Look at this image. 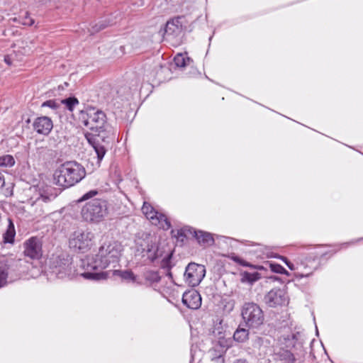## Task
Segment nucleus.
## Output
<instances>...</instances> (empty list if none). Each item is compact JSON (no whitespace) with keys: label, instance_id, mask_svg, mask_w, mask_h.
Here are the masks:
<instances>
[{"label":"nucleus","instance_id":"5701e85b","mask_svg":"<svg viewBox=\"0 0 363 363\" xmlns=\"http://www.w3.org/2000/svg\"><path fill=\"white\" fill-rule=\"evenodd\" d=\"M115 273H118L119 276L121 277L122 279L125 280L128 282H138L137 277L133 274L132 271H115Z\"/></svg>","mask_w":363,"mask_h":363},{"label":"nucleus","instance_id":"e433bc0d","mask_svg":"<svg viewBox=\"0 0 363 363\" xmlns=\"http://www.w3.org/2000/svg\"><path fill=\"white\" fill-rule=\"evenodd\" d=\"M291 336V340L296 342V340H298V337L301 336V334L299 333H296L295 334H292Z\"/></svg>","mask_w":363,"mask_h":363},{"label":"nucleus","instance_id":"b1692460","mask_svg":"<svg viewBox=\"0 0 363 363\" xmlns=\"http://www.w3.org/2000/svg\"><path fill=\"white\" fill-rule=\"evenodd\" d=\"M174 62L177 67H184L190 62V58L183 54L178 53L174 58Z\"/></svg>","mask_w":363,"mask_h":363},{"label":"nucleus","instance_id":"412c9836","mask_svg":"<svg viewBox=\"0 0 363 363\" xmlns=\"http://www.w3.org/2000/svg\"><path fill=\"white\" fill-rule=\"evenodd\" d=\"M144 279L150 284L152 285L159 282L161 279L159 273L156 271L148 270L143 274Z\"/></svg>","mask_w":363,"mask_h":363},{"label":"nucleus","instance_id":"79ce46f5","mask_svg":"<svg viewBox=\"0 0 363 363\" xmlns=\"http://www.w3.org/2000/svg\"><path fill=\"white\" fill-rule=\"evenodd\" d=\"M295 342H296L295 341H292V342L291 344H289V346H291V345L292 346H294Z\"/></svg>","mask_w":363,"mask_h":363},{"label":"nucleus","instance_id":"f8f14e48","mask_svg":"<svg viewBox=\"0 0 363 363\" xmlns=\"http://www.w3.org/2000/svg\"><path fill=\"white\" fill-rule=\"evenodd\" d=\"M264 301L268 306L276 307L288 303V297L284 289L274 288L264 296Z\"/></svg>","mask_w":363,"mask_h":363},{"label":"nucleus","instance_id":"bb28decb","mask_svg":"<svg viewBox=\"0 0 363 363\" xmlns=\"http://www.w3.org/2000/svg\"><path fill=\"white\" fill-rule=\"evenodd\" d=\"M7 276L6 266L0 262V287L3 286L6 283Z\"/></svg>","mask_w":363,"mask_h":363},{"label":"nucleus","instance_id":"6e6552de","mask_svg":"<svg viewBox=\"0 0 363 363\" xmlns=\"http://www.w3.org/2000/svg\"><path fill=\"white\" fill-rule=\"evenodd\" d=\"M142 211L152 225L158 226L164 230H167L171 228V222L167 216L157 211L154 206H142Z\"/></svg>","mask_w":363,"mask_h":363},{"label":"nucleus","instance_id":"0eeeda50","mask_svg":"<svg viewBox=\"0 0 363 363\" xmlns=\"http://www.w3.org/2000/svg\"><path fill=\"white\" fill-rule=\"evenodd\" d=\"M242 317L249 328H256L264 321V313L260 307L254 303H245L242 309Z\"/></svg>","mask_w":363,"mask_h":363},{"label":"nucleus","instance_id":"1a4fd4ad","mask_svg":"<svg viewBox=\"0 0 363 363\" xmlns=\"http://www.w3.org/2000/svg\"><path fill=\"white\" fill-rule=\"evenodd\" d=\"M206 274L205 267L194 262L189 263L186 267L184 279L191 286H198Z\"/></svg>","mask_w":363,"mask_h":363},{"label":"nucleus","instance_id":"aec40b11","mask_svg":"<svg viewBox=\"0 0 363 363\" xmlns=\"http://www.w3.org/2000/svg\"><path fill=\"white\" fill-rule=\"evenodd\" d=\"M9 225L6 232L3 235V242L13 245L15 241L16 230L14 224L11 218H9Z\"/></svg>","mask_w":363,"mask_h":363},{"label":"nucleus","instance_id":"4c0bfd02","mask_svg":"<svg viewBox=\"0 0 363 363\" xmlns=\"http://www.w3.org/2000/svg\"><path fill=\"white\" fill-rule=\"evenodd\" d=\"M4 61L5 62L9 65H11L12 64V62H11V57L10 56L7 55L4 57Z\"/></svg>","mask_w":363,"mask_h":363},{"label":"nucleus","instance_id":"a211bd4d","mask_svg":"<svg viewBox=\"0 0 363 363\" xmlns=\"http://www.w3.org/2000/svg\"><path fill=\"white\" fill-rule=\"evenodd\" d=\"M57 196L56 190L50 187L46 189L40 190L36 194V198L33 203H50L52 202Z\"/></svg>","mask_w":363,"mask_h":363},{"label":"nucleus","instance_id":"f03ea898","mask_svg":"<svg viewBox=\"0 0 363 363\" xmlns=\"http://www.w3.org/2000/svg\"><path fill=\"white\" fill-rule=\"evenodd\" d=\"M78 120L92 131L85 133V138L94 149L99 164L106 152L105 143H108L106 139L113 135L112 128L106 122V116L102 111L90 106L79 111Z\"/></svg>","mask_w":363,"mask_h":363},{"label":"nucleus","instance_id":"393cba45","mask_svg":"<svg viewBox=\"0 0 363 363\" xmlns=\"http://www.w3.org/2000/svg\"><path fill=\"white\" fill-rule=\"evenodd\" d=\"M15 164V160L11 155H4L0 157V167H11Z\"/></svg>","mask_w":363,"mask_h":363},{"label":"nucleus","instance_id":"a18cd8bd","mask_svg":"<svg viewBox=\"0 0 363 363\" xmlns=\"http://www.w3.org/2000/svg\"><path fill=\"white\" fill-rule=\"evenodd\" d=\"M290 335L288 336L287 337V340H290V338H289Z\"/></svg>","mask_w":363,"mask_h":363},{"label":"nucleus","instance_id":"20e7f679","mask_svg":"<svg viewBox=\"0 0 363 363\" xmlns=\"http://www.w3.org/2000/svg\"><path fill=\"white\" fill-rule=\"evenodd\" d=\"M136 252L151 262L162 257V267L167 268L170 267L169 263L172 253L167 252L164 255V251L159 247L155 240H152L151 237H147L137 242Z\"/></svg>","mask_w":363,"mask_h":363},{"label":"nucleus","instance_id":"c9c22d12","mask_svg":"<svg viewBox=\"0 0 363 363\" xmlns=\"http://www.w3.org/2000/svg\"><path fill=\"white\" fill-rule=\"evenodd\" d=\"M5 184V178L4 174L0 172V188L3 187Z\"/></svg>","mask_w":363,"mask_h":363},{"label":"nucleus","instance_id":"c85d7f7f","mask_svg":"<svg viewBox=\"0 0 363 363\" xmlns=\"http://www.w3.org/2000/svg\"><path fill=\"white\" fill-rule=\"evenodd\" d=\"M99 194V191L95 189L91 190L86 194H84L81 198L78 199V202H83L88 199H90L96 196H97Z\"/></svg>","mask_w":363,"mask_h":363},{"label":"nucleus","instance_id":"7ed1b4c3","mask_svg":"<svg viewBox=\"0 0 363 363\" xmlns=\"http://www.w3.org/2000/svg\"><path fill=\"white\" fill-rule=\"evenodd\" d=\"M84 168L74 161L60 164L55 171V184L63 188H68L79 182L85 177Z\"/></svg>","mask_w":363,"mask_h":363},{"label":"nucleus","instance_id":"72a5a7b5","mask_svg":"<svg viewBox=\"0 0 363 363\" xmlns=\"http://www.w3.org/2000/svg\"><path fill=\"white\" fill-rule=\"evenodd\" d=\"M284 356L286 363H294L295 358L291 352L286 351L284 353Z\"/></svg>","mask_w":363,"mask_h":363},{"label":"nucleus","instance_id":"9b49d317","mask_svg":"<svg viewBox=\"0 0 363 363\" xmlns=\"http://www.w3.org/2000/svg\"><path fill=\"white\" fill-rule=\"evenodd\" d=\"M82 218L89 222L99 223L107 215L106 206H83Z\"/></svg>","mask_w":363,"mask_h":363},{"label":"nucleus","instance_id":"473e14b6","mask_svg":"<svg viewBox=\"0 0 363 363\" xmlns=\"http://www.w3.org/2000/svg\"><path fill=\"white\" fill-rule=\"evenodd\" d=\"M231 259L236 263L239 264L241 266L243 267H248L250 266L249 263L246 262L245 260L242 259L238 256H232Z\"/></svg>","mask_w":363,"mask_h":363},{"label":"nucleus","instance_id":"ea45409f","mask_svg":"<svg viewBox=\"0 0 363 363\" xmlns=\"http://www.w3.org/2000/svg\"><path fill=\"white\" fill-rule=\"evenodd\" d=\"M104 27H105V26H104V25H100V26H99L98 28H96L94 30H95V31H99V30H101V29L104 28Z\"/></svg>","mask_w":363,"mask_h":363},{"label":"nucleus","instance_id":"f3484780","mask_svg":"<svg viewBox=\"0 0 363 363\" xmlns=\"http://www.w3.org/2000/svg\"><path fill=\"white\" fill-rule=\"evenodd\" d=\"M178 20H172L167 22L164 32V38L166 40H171L174 37H177L180 35L182 31V28L178 25Z\"/></svg>","mask_w":363,"mask_h":363},{"label":"nucleus","instance_id":"a19ab883","mask_svg":"<svg viewBox=\"0 0 363 363\" xmlns=\"http://www.w3.org/2000/svg\"><path fill=\"white\" fill-rule=\"evenodd\" d=\"M216 359H221L222 362H224V358L221 355H219L218 357H216Z\"/></svg>","mask_w":363,"mask_h":363},{"label":"nucleus","instance_id":"cd10ccee","mask_svg":"<svg viewBox=\"0 0 363 363\" xmlns=\"http://www.w3.org/2000/svg\"><path fill=\"white\" fill-rule=\"evenodd\" d=\"M60 106V104L57 100H52V99L44 101L41 105L42 108L48 107V108H51L53 111L57 110Z\"/></svg>","mask_w":363,"mask_h":363},{"label":"nucleus","instance_id":"37998d69","mask_svg":"<svg viewBox=\"0 0 363 363\" xmlns=\"http://www.w3.org/2000/svg\"><path fill=\"white\" fill-rule=\"evenodd\" d=\"M143 204L146 205V204H148V203H147V201H143Z\"/></svg>","mask_w":363,"mask_h":363},{"label":"nucleus","instance_id":"c03bdc74","mask_svg":"<svg viewBox=\"0 0 363 363\" xmlns=\"http://www.w3.org/2000/svg\"><path fill=\"white\" fill-rule=\"evenodd\" d=\"M168 275H169L170 277H172V274H171V272H169V273H168Z\"/></svg>","mask_w":363,"mask_h":363},{"label":"nucleus","instance_id":"7c9ffc66","mask_svg":"<svg viewBox=\"0 0 363 363\" xmlns=\"http://www.w3.org/2000/svg\"><path fill=\"white\" fill-rule=\"evenodd\" d=\"M270 269L272 272L281 274H286L287 271L285 269L284 267L279 264H270Z\"/></svg>","mask_w":363,"mask_h":363},{"label":"nucleus","instance_id":"9d476101","mask_svg":"<svg viewBox=\"0 0 363 363\" xmlns=\"http://www.w3.org/2000/svg\"><path fill=\"white\" fill-rule=\"evenodd\" d=\"M23 254L31 259H39L43 256V242L41 238L33 236L23 244Z\"/></svg>","mask_w":363,"mask_h":363},{"label":"nucleus","instance_id":"4468645a","mask_svg":"<svg viewBox=\"0 0 363 363\" xmlns=\"http://www.w3.org/2000/svg\"><path fill=\"white\" fill-rule=\"evenodd\" d=\"M33 127L38 134L48 135L53 128V123L49 117L40 116L35 118Z\"/></svg>","mask_w":363,"mask_h":363},{"label":"nucleus","instance_id":"f704fd0d","mask_svg":"<svg viewBox=\"0 0 363 363\" xmlns=\"http://www.w3.org/2000/svg\"><path fill=\"white\" fill-rule=\"evenodd\" d=\"M23 23L24 25L32 26L34 23V21L29 16H26Z\"/></svg>","mask_w":363,"mask_h":363},{"label":"nucleus","instance_id":"2eb2a0df","mask_svg":"<svg viewBox=\"0 0 363 363\" xmlns=\"http://www.w3.org/2000/svg\"><path fill=\"white\" fill-rule=\"evenodd\" d=\"M182 303L189 308L198 309L201 305V296L197 291H189L183 294Z\"/></svg>","mask_w":363,"mask_h":363},{"label":"nucleus","instance_id":"a878e982","mask_svg":"<svg viewBox=\"0 0 363 363\" xmlns=\"http://www.w3.org/2000/svg\"><path fill=\"white\" fill-rule=\"evenodd\" d=\"M61 103L65 104L67 109L70 111H72L74 107L79 104V101L77 99L74 97H69L68 99L62 100Z\"/></svg>","mask_w":363,"mask_h":363},{"label":"nucleus","instance_id":"423d86ee","mask_svg":"<svg viewBox=\"0 0 363 363\" xmlns=\"http://www.w3.org/2000/svg\"><path fill=\"white\" fill-rule=\"evenodd\" d=\"M94 235L89 230L77 229L69 238V246L75 252H84L89 250L92 245Z\"/></svg>","mask_w":363,"mask_h":363},{"label":"nucleus","instance_id":"ddd939ff","mask_svg":"<svg viewBox=\"0 0 363 363\" xmlns=\"http://www.w3.org/2000/svg\"><path fill=\"white\" fill-rule=\"evenodd\" d=\"M297 263L303 268V269H298L297 272H295L296 277L300 278L309 277L318 265L315 258L308 257H298Z\"/></svg>","mask_w":363,"mask_h":363},{"label":"nucleus","instance_id":"2f4dec72","mask_svg":"<svg viewBox=\"0 0 363 363\" xmlns=\"http://www.w3.org/2000/svg\"><path fill=\"white\" fill-rule=\"evenodd\" d=\"M244 278L247 279L249 282H254L259 279V276L258 273H248L245 272L244 274Z\"/></svg>","mask_w":363,"mask_h":363},{"label":"nucleus","instance_id":"58836bf2","mask_svg":"<svg viewBox=\"0 0 363 363\" xmlns=\"http://www.w3.org/2000/svg\"><path fill=\"white\" fill-rule=\"evenodd\" d=\"M234 363H248L247 361L245 359H236Z\"/></svg>","mask_w":363,"mask_h":363},{"label":"nucleus","instance_id":"dca6fc26","mask_svg":"<svg viewBox=\"0 0 363 363\" xmlns=\"http://www.w3.org/2000/svg\"><path fill=\"white\" fill-rule=\"evenodd\" d=\"M192 237L194 238L198 244L203 247L212 246L215 242L213 234L206 231L196 230L194 228Z\"/></svg>","mask_w":363,"mask_h":363},{"label":"nucleus","instance_id":"39448f33","mask_svg":"<svg viewBox=\"0 0 363 363\" xmlns=\"http://www.w3.org/2000/svg\"><path fill=\"white\" fill-rule=\"evenodd\" d=\"M72 258L67 254H61L56 257H52L50 259V269L52 274L56 275L60 279L65 277H73L82 273L73 269Z\"/></svg>","mask_w":363,"mask_h":363},{"label":"nucleus","instance_id":"c756f323","mask_svg":"<svg viewBox=\"0 0 363 363\" xmlns=\"http://www.w3.org/2000/svg\"><path fill=\"white\" fill-rule=\"evenodd\" d=\"M284 261L291 270H294L296 271V272H297L298 269H303L301 265H298L297 258L294 260V263L291 262L286 257L284 258Z\"/></svg>","mask_w":363,"mask_h":363},{"label":"nucleus","instance_id":"6ab92c4d","mask_svg":"<svg viewBox=\"0 0 363 363\" xmlns=\"http://www.w3.org/2000/svg\"><path fill=\"white\" fill-rule=\"evenodd\" d=\"M192 233L193 228L188 225L178 230H172L171 231L172 235L181 242H184L186 239L192 236Z\"/></svg>","mask_w":363,"mask_h":363},{"label":"nucleus","instance_id":"f257e3e1","mask_svg":"<svg viewBox=\"0 0 363 363\" xmlns=\"http://www.w3.org/2000/svg\"><path fill=\"white\" fill-rule=\"evenodd\" d=\"M122 251L123 246L118 241L104 242L96 254L87 255L80 260V267L84 270L81 277L91 281L106 279L108 273L102 270L111 264L115 267Z\"/></svg>","mask_w":363,"mask_h":363},{"label":"nucleus","instance_id":"4be33fe9","mask_svg":"<svg viewBox=\"0 0 363 363\" xmlns=\"http://www.w3.org/2000/svg\"><path fill=\"white\" fill-rule=\"evenodd\" d=\"M249 332L245 328H238L234 333L233 338L235 341L243 342L248 339Z\"/></svg>","mask_w":363,"mask_h":363}]
</instances>
